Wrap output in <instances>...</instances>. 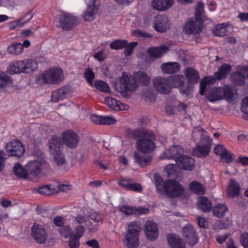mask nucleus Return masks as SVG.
<instances>
[{"mask_svg": "<svg viewBox=\"0 0 248 248\" xmlns=\"http://www.w3.org/2000/svg\"><path fill=\"white\" fill-rule=\"evenodd\" d=\"M144 232L146 236L149 240H155L158 237V232L157 225L151 221L146 222Z\"/></svg>", "mask_w": 248, "mask_h": 248, "instance_id": "nucleus-21", "label": "nucleus"}, {"mask_svg": "<svg viewBox=\"0 0 248 248\" xmlns=\"http://www.w3.org/2000/svg\"><path fill=\"white\" fill-rule=\"evenodd\" d=\"M227 211L228 208L226 205L224 204H217L213 209V215L217 217H224Z\"/></svg>", "mask_w": 248, "mask_h": 248, "instance_id": "nucleus-39", "label": "nucleus"}, {"mask_svg": "<svg viewBox=\"0 0 248 248\" xmlns=\"http://www.w3.org/2000/svg\"><path fill=\"white\" fill-rule=\"evenodd\" d=\"M71 92L69 85L63 86L53 91L51 94V99L53 102H57L67 97Z\"/></svg>", "mask_w": 248, "mask_h": 248, "instance_id": "nucleus-20", "label": "nucleus"}, {"mask_svg": "<svg viewBox=\"0 0 248 248\" xmlns=\"http://www.w3.org/2000/svg\"><path fill=\"white\" fill-rule=\"evenodd\" d=\"M189 188L196 194H203L204 189L202 185L197 181H193L189 184Z\"/></svg>", "mask_w": 248, "mask_h": 248, "instance_id": "nucleus-44", "label": "nucleus"}, {"mask_svg": "<svg viewBox=\"0 0 248 248\" xmlns=\"http://www.w3.org/2000/svg\"><path fill=\"white\" fill-rule=\"evenodd\" d=\"M182 233L188 245L193 246L198 243V234L192 225H186L182 229Z\"/></svg>", "mask_w": 248, "mask_h": 248, "instance_id": "nucleus-14", "label": "nucleus"}, {"mask_svg": "<svg viewBox=\"0 0 248 248\" xmlns=\"http://www.w3.org/2000/svg\"><path fill=\"white\" fill-rule=\"evenodd\" d=\"M204 6L203 3L198 2L195 9V16L196 19L202 20V12H203Z\"/></svg>", "mask_w": 248, "mask_h": 248, "instance_id": "nucleus-52", "label": "nucleus"}, {"mask_svg": "<svg viewBox=\"0 0 248 248\" xmlns=\"http://www.w3.org/2000/svg\"><path fill=\"white\" fill-rule=\"evenodd\" d=\"M76 17L68 13H63L60 15L58 27L63 30L70 31L77 24Z\"/></svg>", "mask_w": 248, "mask_h": 248, "instance_id": "nucleus-11", "label": "nucleus"}, {"mask_svg": "<svg viewBox=\"0 0 248 248\" xmlns=\"http://www.w3.org/2000/svg\"><path fill=\"white\" fill-rule=\"evenodd\" d=\"M194 84H189L184 85L180 88V92L182 94L188 96L191 94L192 92Z\"/></svg>", "mask_w": 248, "mask_h": 248, "instance_id": "nucleus-56", "label": "nucleus"}, {"mask_svg": "<svg viewBox=\"0 0 248 248\" xmlns=\"http://www.w3.org/2000/svg\"><path fill=\"white\" fill-rule=\"evenodd\" d=\"M155 137L153 132L150 133L144 138L137 140L136 143L137 149L141 153L147 154L153 151L155 144L154 142Z\"/></svg>", "mask_w": 248, "mask_h": 248, "instance_id": "nucleus-6", "label": "nucleus"}, {"mask_svg": "<svg viewBox=\"0 0 248 248\" xmlns=\"http://www.w3.org/2000/svg\"><path fill=\"white\" fill-rule=\"evenodd\" d=\"M161 68L164 73L171 74L177 73L179 71L180 65L176 62H168L162 63Z\"/></svg>", "mask_w": 248, "mask_h": 248, "instance_id": "nucleus-28", "label": "nucleus"}, {"mask_svg": "<svg viewBox=\"0 0 248 248\" xmlns=\"http://www.w3.org/2000/svg\"><path fill=\"white\" fill-rule=\"evenodd\" d=\"M5 149L9 155L19 157L25 152L22 143L17 140H14L7 143Z\"/></svg>", "mask_w": 248, "mask_h": 248, "instance_id": "nucleus-10", "label": "nucleus"}, {"mask_svg": "<svg viewBox=\"0 0 248 248\" xmlns=\"http://www.w3.org/2000/svg\"><path fill=\"white\" fill-rule=\"evenodd\" d=\"M32 17V15L31 12L27 13L20 19L12 23V24L14 25L13 28H15L17 25H18L20 27H22L25 24L28 22ZM11 28H13V27H11Z\"/></svg>", "mask_w": 248, "mask_h": 248, "instance_id": "nucleus-46", "label": "nucleus"}, {"mask_svg": "<svg viewBox=\"0 0 248 248\" xmlns=\"http://www.w3.org/2000/svg\"><path fill=\"white\" fill-rule=\"evenodd\" d=\"M202 20L196 19L189 20L185 23L184 31L187 34L199 33L202 30Z\"/></svg>", "mask_w": 248, "mask_h": 248, "instance_id": "nucleus-13", "label": "nucleus"}, {"mask_svg": "<svg viewBox=\"0 0 248 248\" xmlns=\"http://www.w3.org/2000/svg\"><path fill=\"white\" fill-rule=\"evenodd\" d=\"M22 71L24 73H31L35 71L38 67V63L36 60L28 59L22 60Z\"/></svg>", "mask_w": 248, "mask_h": 248, "instance_id": "nucleus-29", "label": "nucleus"}, {"mask_svg": "<svg viewBox=\"0 0 248 248\" xmlns=\"http://www.w3.org/2000/svg\"><path fill=\"white\" fill-rule=\"evenodd\" d=\"M58 231L62 236L67 238L72 236L73 234L72 229L69 225H63L61 228L58 229Z\"/></svg>", "mask_w": 248, "mask_h": 248, "instance_id": "nucleus-45", "label": "nucleus"}, {"mask_svg": "<svg viewBox=\"0 0 248 248\" xmlns=\"http://www.w3.org/2000/svg\"><path fill=\"white\" fill-rule=\"evenodd\" d=\"M192 139L196 143L211 141L209 137L206 135V132L201 126L195 127L193 128Z\"/></svg>", "mask_w": 248, "mask_h": 248, "instance_id": "nucleus-18", "label": "nucleus"}, {"mask_svg": "<svg viewBox=\"0 0 248 248\" xmlns=\"http://www.w3.org/2000/svg\"><path fill=\"white\" fill-rule=\"evenodd\" d=\"M183 152V149L180 146H171L164 152L165 156L162 158L174 159L176 161V158L180 155H182Z\"/></svg>", "mask_w": 248, "mask_h": 248, "instance_id": "nucleus-25", "label": "nucleus"}, {"mask_svg": "<svg viewBox=\"0 0 248 248\" xmlns=\"http://www.w3.org/2000/svg\"><path fill=\"white\" fill-rule=\"evenodd\" d=\"M230 78L231 81L235 85L241 86L245 84L246 78L241 72H235L232 73Z\"/></svg>", "mask_w": 248, "mask_h": 248, "instance_id": "nucleus-33", "label": "nucleus"}, {"mask_svg": "<svg viewBox=\"0 0 248 248\" xmlns=\"http://www.w3.org/2000/svg\"><path fill=\"white\" fill-rule=\"evenodd\" d=\"M127 44V41L125 40H116L109 44V47L113 49H120L125 47Z\"/></svg>", "mask_w": 248, "mask_h": 248, "instance_id": "nucleus-49", "label": "nucleus"}, {"mask_svg": "<svg viewBox=\"0 0 248 248\" xmlns=\"http://www.w3.org/2000/svg\"><path fill=\"white\" fill-rule=\"evenodd\" d=\"M151 132H152L151 131L142 128H137L133 131L132 137L134 139L138 140L141 138H144Z\"/></svg>", "mask_w": 248, "mask_h": 248, "instance_id": "nucleus-40", "label": "nucleus"}, {"mask_svg": "<svg viewBox=\"0 0 248 248\" xmlns=\"http://www.w3.org/2000/svg\"><path fill=\"white\" fill-rule=\"evenodd\" d=\"M100 0H91L87 4V10L83 15L85 21H90L94 18V14L97 12Z\"/></svg>", "mask_w": 248, "mask_h": 248, "instance_id": "nucleus-19", "label": "nucleus"}, {"mask_svg": "<svg viewBox=\"0 0 248 248\" xmlns=\"http://www.w3.org/2000/svg\"><path fill=\"white\" fill-rule=\"evenodd\" d=\"M216 81L214 77H205L200 83V93L202 95L204 93H207V99L211 102H214L216 101L223 99L222 93H223V87H210L211 84Z\"/></svg>", "mask_w": 248, "mask_h": 248, "instance_id": "nucleus-2", "label": "nucleus"}, {"mask_svg": "<svg viewBox=\"0 0 248 248\" xmlns=\"http://www.w3.org/2000/svg\"><path fill=\"white\" fill-rule=\"evenodd\" d=\"M169 49V47L165 46L157 47H151L147 49V53L149 57L152 59L161 58Z\"/></svg>", "mask_w": 248, "mask_h": 248, "instance_id": "nucleus-22", "label": "nucleus"}, {"mask_svg": "<svg viewBox=\"0 0 248 248\" xmlns=\"http://www.w3.org/2000/svg\"><path fill=\"white\" fill-rule=\"evenodd\" d=\"M92 86L103 92H108L109 91V88L108 84L102 80L95 81L94 83H93Z\"/></svg>", "mask_w": 248, "mask_h": 248, "instance_id": "nucleus-47", "label": "nucleus"}, {"mask_svg": "<svg viewBox=\"0 0 248 248\" xmlns=\"http://www.w3.org/2000/svg\"><path fill=\"white\" fill-rule=\"evenodd\" d=\"M116 120L114 117L111 116H102L101 124L105 125H112L116 123Z\"/></svg>", "mask_w": 248, "mask_h": 248, "instance_id": "nucleus-57", "label": "nucleus"}, {"mask_svg": "<svg viewBox=\"0 0 248 248\" xmlns=\"http://www.w3.org/2000/svg\"><path fill=\"white\" fill-rule=\"evenodd\" d=\"M185 78L183 76L180 75H174L171 76L170 78V85L175 88L180 87L184 82Z\"/></svg>", "mask_w": 248, "mask_h": 248, "instance_id": "nucleus-43", "label": "nucleus"}, {"mask_svg": "<svg viewBox=\"0 0 248 248\" xmlns=\"http://www.w3.org/2000/svg\"><path fill=\"white\" fill-rule=\"evenodd\" d=\"M232 69L231 66L227 63H224L219 66L217 72L215 73V79L221 80L225 78Z\"/></svg>", "mask_w": 248, "mask_h": 248, "instance_id": "nucleus-30", "label": "nucleus"}, {"mask_svg": "<svg viewBox=\"0 0 248 248\" xmlns=\"http://www.w3.org/2000/svg\"><path fill=\"white\" fill-rule=\"evenodd\" d=\"M88 219L93 220L95 222H98L99 221H102L103 219V217L101 214L93 212L89 214Z\"/></svg>", "mask_w": 248, "mask_h": 248, "instance_id": "nucleus-60", "label": "nucleus"}, {"mask_svg": "<svg viewBox=\"0 0 248 248\" xmlns=\"http://www.w3.org/2000/svg\"><path fill=\"white\" fill-rule=\"evenodd\" d=\"M63 78V71L60 68L50 69L42 74V79L46 84H54L60 82Z\"/></svg>", "mask_w": 248, "mask_h": 248, "instance_id": "nucleus-9", "label": "nucleus"}, {"mask_svg": "<svg viewBox=\"0 0 248 248\" xmlns=\"http://www.w3.org/2000/svg\"><path fill=\"white\" fill-rule=\"evenodd\" d=\"M240 186L237 182L231 180V183L228 189V194L229 197L234 198L240 194Z\"/></svg>", "mask_w": 248, "mask_h": 248, "instance_id": "nucleus-34", "label": "nucleus"}, {"mask_svg": "<svg viewBox=\"0 0 248 248\" xmlns=\"http://www.w3.org/2000/svg\"><path fill=\"white\" fill-rule=\"evenodd\" d=\"M120 210L126 215H134V207L128 205H123L120 207Z\"/></svg>", "mask_w": 248, "mask_h": 248, "instance_id": "nucleus-55", "label": "nucleus"}, {"mask_svg": "<svg viewBox=\"0 0 248 248\" xmlns=\"http://www.w3.org/2000/svg\"><path fill=\"white\" fill-rule=\"evenodd\" d=\"M105 103L110 108H114L115 107H118V108H121L122 107L125 108L124 104L121 103L112 97H106L105 99Z\"/></svg>", "mask_w": 248, "mask_h": 248, "instance_id": "nucleus-41", "label": "nucleus"}, {"mask_svg": "<svg viewBox=\"0 0 248 248\" xmlns=\"http://www.w3.org/2000/svg\"><path fill=\"white\" fill-rule=\"evenodd\" d=\"M223 98H224L229 103L234 104L238 97L236 92L229 85H225L223 87Z\"/></svg>", "mask_w": 248, "mask_h": 248, "instance_id": "nucleus-23", "label": "nucleus"}, {"mask_svg": "<svg viewBox=\"0 0 248 248\" xmlns=\"http://www.w3.org/2000/svg\"><path fill=\"white\" fill-rule=\"evenodd\" d=\"M13 84L12 80L5 73H0V88L5 86H11Z\"/></svg>", "mask_w": 248, "mask_h": 248, "instance_id": "nucleus-48", "label": "nucleus"}, {"mask_svg": "<svg viewBox=\"0 0 248 248\" xmlns=\"http://www.w3.org/2000/svg\"><path fill=\"white\" fill-rule=\"evenodd\" d=\"M144 100L146 102H152L155 101L156 96L152 89L147 90L144 93Z\"/></svg>", "mask_w": 248, "mask_h": 248, "instance_id": "nucleus-53", "label": "nucleus"}, {"mask_svg": "<svg viewBox=\"0 0 248 248\" xmlns=\"http://www.w3.org/2000/svg\"><path fill=\"white\" fill-rule=\"evenodd\" d=\"M22 61H19L10 64L7 67V72L12 75L23 73L22 67L23 65Z\"/></svg>", "mask_w": 248, "mask_h": 248, "instance_id": "nucleus-37", "label": "nucleus"}, {"mask_svg": "<svg viewBox=\"0 0 248 248\" xmlns=\"http://www.w3.org/2000/svg\"><path fill=\"white\" fill-rule=\"evenodd\" d=\"M138 43L136 42H131L125 46V48L124 50V54L126 56H130L133 52L134 47L137 45Z\"/></svg>", "mask_w": 248, "mask_h": 248, "instance_id": "nucleus-58", "label": "nucleus"}, {"mask_svg": "<svg viewBox=\"0 0 248 248\" xmlns=\"http://www.w3.org/2000/svg\"><path fill=\"white\" fill-rule=\"evenodd\" d=\"M165 194L170 198L180 197L183 199H186L188 197V192L185 191L182 186L174 180L168 179L167 183Z\"/></svg>", "mask_w": 248, "mask_h": 248, "instance_id": "nucleus-5", "label": "nucleus"}, {"mask_svg": "<svg viewBox=\"0 0 248 248\" xmlns=\"http://www.w3.org/2000/svg\"><path fill=\"white\" fill-rule=\"evenodd\" d=\"M23 46L21 43L13 44L7 48L8 52L12 54L18 55L22 52Z\"/></svg>", "mask_w": 248, "mask_h": 248, "instance_id": "nucleus-42", "label": "nucleus"}, {"mask_svg": "<svg viewBox=\"0 0 248 248\" xmlns=\"http://www.w3.org/2000/svg\"><path fill=\"white\" fill-rule=\"evenodd\" d=\"M13 171L15 174L19 178L27 179L28 171L26 170V167L23 168L20 163H16L14 168Z\"/></svg>", "mask_w": 248, "mask_h": 248, "instance_id": "nucleus-38", "label": "nucleus"}, {"mask_svg": "<svg viewBox=\"0 0 248 248\" xmlns=\"http://www.w3.org/2000/svg\"><path fill=\"white\" fill-rule=\"evenodd\" d=\"M31 235L38 244L45 243L47 238V233L42 225L34 223L31 227Z\"/></svg>", "mask_w": 248, "mask_h": 248, "instance_id": "nucleus-12", "label": "nucleus"}, {"mask_svg": "<svg viewBox=\"0 0 248 248\" xmlns=\"http://www.w3.org/2000/svg\"><path fill=\"white\" fill-rule=\"evenodd\" d=\"M38 192L39 193L43 195H49L53 193L50 188V185H46L38 188Z\"/></svg>", "mask_w": 248, "mask_h": 248, "instance_id": "nucleus-59", "label": "nucleus"}, {"mask_svg": "<svg viewBox=\"0 0 248 248\" xmlns=\"http://www.w3.org/2000/svg\"><path fill=\"white\" fill-rule=\"evenodd\" d=\"M240 241L244 248H248V233H243L241 234Z\"/></svg>", "mask_w": 248, "mask_h": 248, "instance_id": "nucleus-64", "label": "nucleus"}, {"mask_svg": "<svg viewBox=\"0 0 248 248\" xmlns=\"http://www.w3.org/2000/svg\"><path fill=\"white\" fill-rule=\"evenodd\" d=\"M168 20L164 16H157L154 20V27L155 31L159 32H164L168 28Z\"/></svg>", "mask_w": 248, "mask_h": 248, "instance_id": "nucleus-24", "label": "nucleus"}, {"mask_svg": "<svg viewBox=\"0 0 248 248\" xmlns=\"http://www.w3.org/2000/svg\"><path fill=\"white\" fill-rule=\"evenodd\" d=\"M176 163L179 168L191 170L194 168L195 161L191 157L182 154L176 158Z\"/></svg>", "mask_w": 248, "mask_h": 248, "instance_id": "nucleus-16", "label": "nucleus"}, {"mask_svg": "<svg viewBox=\"0 0 248 248\" xmlns=\"http://www.w3.org/2000/svg\"><path fill=\"white\" fill-rule=\"evenodd\" d=\"M168 243L171 248H185V243L176 235H168Z\"/></svg>", "mask_w": 248, "mask_h": 248, "instance_id": "nucleus-31", "label": "nucleus"}, {"mask_svg": "<svg viewBox=\"0 0 248 248\" xmlns=\"http://www.w3.org/2000/svg\"><path fill=\"white\" fill-rule=\"evenodd\" d=\"M61 140L60 137L53 136L48 142L49 153L53 156L54 163L57 166H62L66 164L64 155L60 149Z\"/></svg>", "mask_w": 248, "mask_h": 248, "instance_id": "nucleus-3", "label": "nucleus"}, {"mask_svg": "<svg viewBox=\"0 0 248 248\" xmlns=\"http://www.w3.org/2000/svg\"><path fill=\"white\" fill-rule=\"evenodd\" d=\"M185 75L188 82L191 84L197 83L200 79L198 72L192 67H186Z\"/></svg>", "mask_w": 248, "mask_h": 248, "instance_id": "nucleus-27", "label": "nucleus"}, {"mask_svg": "<svg viewBox=\"0 0 248 248\" xmlns=\"http://www.w3.org/2000/svg\"><path fill=\"white\" fill-rule=\"evenodd\" d=\"M154 86L157 91L161 93L168 94L171 89V85L167 79L157 77L153 80Z\"/></svg>", "mask_w": 248, "mask_h": 248, "instance_id": "nucleus-15", "label": "nucleus"}, {"mask_svg": "<svg viewBox=\"0 0 248 248\" xmlns=\"http://www.w3.org/2000/svg\"><path fill=\"white\" fill-rule=\"evenodd\" d=\"M174 0H153V8L157 11H163L169 9Z\"/></svg>", "mask_w": 248, "mask_h": 248, "instance_id": "nucleus-26", "label": "nucleus"}, {"mask_svg": "<svg viewBox=\"0 0 248 248\" xmlns=\"http://www.w3.org/2000/svg\"><path fill=\"white\" fill-rule=\"evenodd\" d=\"M137 81L142 85L147 86L150 83L151 79L146 73L141 71L135 73L134 77L123 74L120 78V82L122 86L119 92L135 91L138 87Z\"/></svg>", "mask_w": 248, "mask_h": 248, "instance_id": "nucleus-1", "label": "nucleus"}, {"mask_svg": "<svg viewBox=\"0 0 248 248\" xmlns=\"http://www.w3.org/2000/svg\"><path fill=\"white\" fill-rule=\"evenodd\" d=\"M211 146V141L197 143L196 147L192 151V154L198 157H206L210 152Z\"/></svg>", "mask_w": 248, "mask_h": 248, "instance_id": "nucleus-17", "label": "nucleus"}, {"mask_svg": "<svg viewBox=\"0 0 248 248\" xmlns=\"http://www.w3.org/2000/svg\"><path fill=\"white\" fill-rule=\"evenodd\" d=\"M232 114L248 121V109H232Z\"/></svg>", "mask_w": 248, "mask_h": 248, "instance_id": "nucleus-51", "label": "nucleus"}, {"mask_svg": "<svg viewBox=\"0 0 248 248\" xmlns=\"http://www.w3.org/2000/svg\"><path fill=\"white\" fill-rule=\"evenodd\" d=\"M49 167V164L44 161H30L26 165L28 176L31 175L35 178H39L42 175L43 170L45 168L48 169Z\"/></svg>", "mask_w": 248, "mask_h": 248, "instance_id": "nucleus-7", "label": "nucleus"}, {"mask_svg": "<svg viewBox=\"0 0 248 248\" xmlns=\"http://www.w3.org/2000/svg\"><path fill=\"white\" fill-rule=\"evenodd\" d=\"M85 231V228L83 225H78L75 228V233L73 236L79 239L82 236Z\"/></svg>", "mask_w": 248, "mask_h": 248, "instance_id": "nucleus-61", "label": "nucleus"}, {"mask_svg": "<svg viewBox=\"0 0 248 248\" xmlns=\"http://www.w3.org/2000/svg\"><path fill=\"white\" fill-rule=\"evenodd\" d=\"M213 31L214 34L216 36H224L226 35V26L223 24H218L215 27Z\"/></svg>", "mask_w": 248, "mask_h": 248, "instance_id": "nucleus-50", "label": "nucleus"}, {"mask_svg": "<svg viewBox=\"0 0 248 248\" xmlns=\"http://www.w3.org/2000/svg\"><path fill=\"white\" fill-rule=\"evenodd\" d=\"M140 227L134 222L128 225V229L124 237V243L128 248H136L139 245Z\"/></svg>", "mask_w": 248, "mask_h": 248, "instance_id": "nucleus-4", "label": "nucleus"}, {"mask_svg": "<svg viewBox=\"0 0 248 248\" xmlns=\"http://www.w3.org/2000/svg\"><path fill=\"white\" fill-rule=\"evenodd\" d=\"M63 143L70 149L76 148L79 142L80 138L72 129L65 130L62 133Z\"/></svg>", "mask_w": 248, "mask_h": 248, "instance_id": "nucleus-8", "label": "nucleus"}, {"mask_svg": "<svg viewBox=\"0 0 248 248\" xmlns=\"http://www.w3.org/2000/svg\"><path fill=\"white\" fill-rule=\"evenodd\" d=\"M79 239L72 236L69 240V248H78L79 247Z\"/></svg>", "mask_w": 248, "mask_h": 248, "instance_id": "nucleus-63", "label": "nucleus"}, {"mask_svg": "<svg viewBox=\"0 0 248 248\" xmlns=\"http://www.w3.org/2000/svg\"><path fill=\"white\" fill-rule=\"evenodd\" d=\"M84 77L91 86H93V79L94 78V74L91 69H87L84 74Z\"/></svg>", "mask_w": 248, "mask_h": 248, "instance_id": "nucleus-54", "label": "nucleus"}, {"mask_svg": "<svg viewBox=\"0 0 248 248\" xmlns=\"http://www.w3.org/2000/svg\"><path fill=\"white\" fill-rule=\"evenodd\" d=\"M197 208L203 212H208L212 208V203L206 197H201L197 202Z\"/></svg>", "mask_w": 248, "mask_h": 248, "instance_id": "nucleus-32", "label": "nucleus"}, {"mask_svg": "<svg viewBox=\"0 0 248 248\" xmlns=\"http://www.w3.org/2000/svg\"><path fill=\"white\" fill-rule=\"evenodd\" d=\"M233 156V155L227 150V152H225V153L220 156V158L222 160H224L225 163L228 164L234 160Z\"/></svg>", "mask_w": 248, "mask_h": 248, "instance_id": "nucleus-62", "label": "nucleus"}, {"mask_svg": "<svg viewBox=\"0 0 248 248\" xmlns=\"http://www.w3.org/2000/svg\"><path fill=\"white\" fill-rule=\"evenodd\" d=\"M154 179L155 182V186L158 193L161 194L165 192L166 188H167V183L168 180L164 182L161 177L159 175L155 173L154 175Z\"/></svg>", "mask_w": 248, "mask_h": 248, "instance_id": "nucleus-35", "label": "nucleus"}, {"mask_svg": "<svg viewBox=\"0 0 248 248\" xmlns=\"http://www.w3.org/2000/svg\"><path fill=\"white\" fill-rule=\"evenodd\" d=\"M135 162L138 163L140 166L143 167L148 165L149 162L151 161V157L147 155H143L141 153L136 152H134Z\"/></svg>", "mask_w": 248, "mask_h": 248, "instance_id": "nucleus-36", "label": "nucleus"}]
</instances>
